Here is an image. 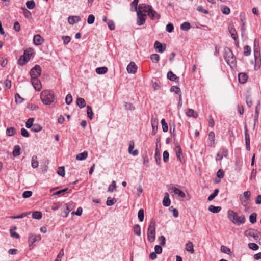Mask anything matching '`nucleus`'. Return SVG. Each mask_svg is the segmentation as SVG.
<instances>
[{
  "instance_id": "nucleus-1",
  "label": "nucleus",
  "mask_w": 261,
  "mask_h": 261,
  "mask_svg": "<svg viewBox=\"0 0 261 261\" xmlns=\"http://www.w3.org/2000/svg\"><path fill=\"white\" fill-rule=\"evenodd\" d=\"M40 98L42 102L46 105H51L55 100L54 93L48 90H44L42 91Z\"/></svg>"
},
{
  "instance_id": "nucleus-2",
  "label": "nucleus",
  "mask_w": 261,
  "mask_h": 261,
  "mask_svg": "<svg viewBox=\"0 0 261 261\" xmlns=\"http://www.w3.org/2000/svg\"><path fill=\"white\" fill-rule=\"evenodd\" d=\"M228 217L231 221L238 225L244 224L245 222V218L243 215L239 216L232 210H230L228 211Z\"/></svg>"
},
{
  "instance_id": "nucleus-3",
  "label": "nucleus",
  "mask_w": 261,
  "mask_h": 261,
  "mask_svg": "<svg viewBox=\"0 0 261 261\" xmlns=\"http://www.w3.org/2000/svg\"><path fill=\"white\" fill-rule=\"evenodd\" d=\"M224 58L227 64L231 67L236 64V61L232 51L229 48H226L224 51Z\"/></svg>"
},
{
  "instance_id": "nucleus-4",
  "label": "nucleus",
  "mask_w": 261,
  "mask_h": 261,
  "mask_svg": "<svg viewBox=\"0 0 261 261\" xmlns=\"http://www.w3.org/2000/svg\"><path fill=\"white\" fill-rule=\"evenodd\" d=\"M147 239L149 242H153L155 239V222L151 220L147 229Z\"/></svg>"
},
{
  "instance_id": "nucleus-5",
  "label": "nucleus",
  "mask_w": 261,
  "mask_h": 261,
  "mask_svg": "<svg viewBox=\"0 0 261 261\" xmlns=\"http://www.w3.org/2000/svg\"><path fill=\"white\" fill-rule=\"evenodd\" d=\"M251 192L249 191L244 192L240 195L239 199L242 205L245 208H248L250 201Z\"/></svg>"
},
{
  "instance_id": "nucleus-6",
  "label": "nucleus",
  "mask_w": 261,
  "mask_h": 261,
  "mask_svg": "<svg viewBox=\"0 0 261 261\" xmlns=\"http://www.w3.org/2000/svg\"><path fill=\"white\" fill-rule=\"evenodd\" d=\"M244 234L251 241H255L257 240L259 238L260 233L256 230L248 229L245 231Z\"/></svg>"
},
{
  "instance_id": "nucleus-7",
  "label": "nucleus",
  "mask_w": 261,
  "mask_h": 261,
  "mask_svg": "<svg viewBox=\"0 0 261 261\" xmlns=\"http://www.w3.org/2000/svg\"><path fill=\"white\" fill-rule=\"evenodd\" d=\"M41 239V236L39 234L36 235L33 234H30L29 236L28 242L29 247L30 249H31L33 247V244L36 242H39Z\"/></svg>"
},
{
  "instance_id": "nucleus-8",
  "label": "nucleus",
  "mask_w": 261,
  "mask_h": 261,
  "mask_svg": "<svg viewBox=\"0 0 261 261\" xmlns=\"http://www.w3.org/2000/svg\"><path fill=\"white\" fill-rule=\"evenodd\" d=\"M41 73V68L39 65H36L30 71L31 79L38 78Z\"/></svg>"
},
{
  "instance_id": "nucleus-9",
  "label": "nucleus",
  "mask_w": 261,
  "mask_h": 261,
  "mask_svg": "<svg viewBox=\"0 0 261 261\" xmlns=\"http://www.w3.org/2000/svg\"><path fill=\"white\" fill-rule=\"evenodd\" d=\"M64 206L65 208L63 211L64 214L62 215V216L64 218H66L68 216V213L74 208V204L73 202L71 201L66 203Z\"/></svg>"
},
{
  "instance_id": "nucleus-10",
  "label": "nucleus",
  "mask_w": 261,
  "mask_h": 261,
  "mask_svg": "<svg viewBox=\"0 0 261 261\" xmlns=\"http://www.w3.org/2000/svg\"><path fill=\"white\" fill-rule=\"evenodd\" d=\"M137 15V24L138 25H143L146 21V14L140 11H136Z\"/></svg>"
},
{
  "instance_id": "nucleus-11",
  "label": "nucleus",
  "mask_w": 261,
  "mask_h": 261,
  "mask_svg": "<svg viewBox=\"0 0 261 261\" xmlns=\"http://www.w3.org/2000/svg\"><path fill=\"white\" fill-rule=\"evenodd\" d=\"M151 9L152 7L150 5L141 4L139 6V8L136 11H140V12L146 14L147 12L148 13Z\"/></svg>"
},
{
  "instance_id": "nucleus-12",
  "label": "nucleus",
  "mask_w": 261,
  "mask_h": 261,
  "mask_svg": "<svg viewBox=\"0 0 261 261\" xmlns=\"http://www.w3.org/2000/svg\"><path fill=\"white\" fill-rule=\"evenodd\" d=\"M32 84L34 88V89L39 91L41 90L42 88V85L40 81L38 79V78H33L31 79Z\"/></svg>"
},
{
  "instance_id": "nucleus-13",
  "label": "nucleus",
  "mask_w": 261,
  "mask_h": 261,
  "mask_svg": "<svg viewBox=\"0 0 261 261\" xmlns=\"http://www.w3.org/2000/svg\"><path fill=\"white\" fill-rule=\"evenodd\" d=\"M137 66L134 62H130L127 67V71L129 73L134 74L137 70Z\"/></svg>"
},
{
  "instance_id": "nucleus-14",
  "label": "nucleus",
  "mask_w": 261,
  "mask_h": 261,
  "mask_svg": "<svg viewBox=\"0 0 261 261\" xmlns=\"http://www.w3.org/2000/svg\"><path fill=\"white\" fill-rule=\"evenodd\" d=\"M154 48L157 50L159 53H163L166 49V45H162L160 42L156 41L154 45Z\"/></svg>"
},
{
  "instance_id": "nucleus-15",
  "label": "nucleus",
  "mask_w": 261,
  "mask_h": 261,
  "mask_svg": "<svg viewBox=\"0 0 261 261\" xmlns=\"http://www.w3.org/2000/svg\"><path fill=\"white\" fill-rule=\"evenodd\" d=\"M171 190L174 194L177 195L179 197L184 198L185 197V194L177 188L173 186L171 187Z\"/></svg>"
},
{
  "instance_id": "nucleus-16",
  "label": "nucleus",
  "mask_w": 261,
  "mask_h": 261,
  "mask_svg": "<svg viewBox=\"0 0 261 261\" xmlns=\"http://www.w3.org/2000/svg\"><path fill=\"white\" fill-rule=\"evenodd\" d=\"M68 21L69 24L73 25L81 21V18L78 16H71L68 17Z\"/></svg>"
},
{
  "instance_id": "nucleus-17",
  "label": "nucleus",
  "mask_w": 261,
  "mask_h": 261,
  "mask_svg": "<svg viewBox=\"0 0 261 261\" xmlns=\"http://www.w3.org/2000/svg\"><path fill=\"white\" fill-rule=\"evenodd\" d=\"M33 42L35 45H39L43 43V39L40 35L37 34L33 37Z\"/></svg>"
},
{
  "instance_id": "nucleus-18",
  "label": "nucleus",
  "mask_w": 261,
  "mask_h": 261,
  "mask_svg": "<svg viewBox=\"0 0 261 261\" xmlns=\"http://www.w3.org/2000/svg\"><path fill=\"white\" fill-rule=\"evenodd\" d=\"M228 29H229V33H230L232 38L235 41H236L238 38V35H237V31H236V29L232 25H230L228 28Z\"/></svg>"
},
{
  "instance_id": "nucleus-19",
  "label": "nucleus",
  "mask_w": 261,
  "mask_h": 261,
  "mask_svg": "<svg viewBox=\"0 0 261 261\" xmlns=\"http://www.w3.org/2000/svg\"><path fill=\"white\" fill-rule=\"evenodd\" d=\"M170 203L171 201L169 198V195L168 193H166L163 200V204L164 206L167 207L170 205Z\"/></svg>"
},
{
  "instance_id": "nucleus-20",
  "label": "nucleus",
  "mask_w": 261,
  "mask_h": 261,
  "mask_svg": "<svg viewBox=\"0 0 261 261\" xmlns=\"http://www.w3.org/2000/svg\"><path fill=\"white\" fill-rule=\"evenodd\" d=\"M245 143L246 146V149L248 150H250V138L249 135L247 132V129L245 127Z\"/></svg>"
},
{
  "instance_id": "nucleus-21",
  "label": "nucleus",
  "mask_w": 261,
  "mask_h": 261,
  "mask_svg": "<svg viewBox=\"0 0 261 261\" xmlns=\"http://www.w3.org/2000/svg\"><path fill=\"white\" fill-rule=\"evenodd\" d=\"M248 76L246 73H240L238 75V79L241 83L244 84L247 80Z\"/></svg>"
},
{
  "instance_id": "nucleus-22",
  "label": "nucleus",
  "mask_w": 261,
  "mask_h": 261,
  "mask_svg": "<svg viewBox=\"0 0 261 261\" xmlns=\"http://www.w3.org/2000/svg\"><path fill=\"white\" fill-rule=\"evenodd\" d=\"M151 125L152 127V135H155L158 128V121L155 119H151Z\"/></svg>"
},
{
  "instance_id": "nucleus-23",
  "label": "nucleus",
  "mask_w": 261,
  "mask_h": 261,
  "mask_svg": "<svg viewBox=\"0 0 261 261\" xmlns=\"http://www.w3.org/2000/svg\"><path fill=\"white\" fill-rule=\"evenodd\" d=\"M186 250L187 251L193 253L194 250L193 248V244L192 242L188 241L186 245Z\"/></svg>"
},
{
  "instance_id": "nucleus-24",
  "label": "nucleus",
  "mask_w": 261,
  "mask_h": 261,
  "mask_svg": "<svg viewBox=\"0 0 261 261\" xmlns=\"http://www.w3.org/2000/svg\"><path fill=\"white\" fill-rule=\"evenodd\" d=\"M134 142L133 141H130L128 147V152L130 154H132L134 155H137L138 154V151L137 150H135L132 152V150L134 148Z\"/></svg>"
},
{
  "instance_id": "nucleus-25",
  "label": "nucleus",
  "mask_w": 261,
  "mask_h": 261,
  "mask_svg": "<svg viewBox=\"0 0 261 261\" xmlns=\"http://www.w3.org/2000/svg\"><path fill=\"white\" fill-rule=\"evenodd\" d=\"M178 160L181 161V156L182 155V150L179 146H176L175 148Z\"/></svg>"
},
{
  "instance_id": "nucleus-26",
  "label": "nucleus",
  "mask_w": 261,
  "mask_h": 261,
  "mask_svg": "<svg viewBox=\"0 0 261 261\" xmlns=\"http://www.w3.org/2000/svg\"><path fill=\"white\" fill-rule=\"evenodd\" d=\"M148 15L152 19H159L160 17L159 15L152 8L150 11H149Z\"/></svg>"
},
{
  "instance_id": "nucleus-27",
  "label": "nucleus",
  "mask_w": 261,
  "mask_h": 261,
  "mask_svg": "<svg viewBox=\"0 0 261 261\" xmlns=\"http://www.w3.org/2000/svg\"><path fill=\"white\" fill-rule=\"evenodd\" d=\"M186 113L188 117H193L194 118H197L198 117L197 113L191 109H189Z\"/></svg>"
},
{
  "instance_id": "nucleus-28",
  "label": "nucleus",
  "mask_w": 261,
  "mask_h": 261,
  "mask_svg": "<svg viewBox=\"0 0 261 261\" xmlns=\"http://www.w3.org/2000/svg\"><path fill=\"white\" fill-rule=\"evenodd\" d=\"M33 54V49L31 48H29L24 51L23 56L29 61Z\"/></svg>"
},
{
  "instance_id": "nucleus-29",
  "label": "nucleus",
  "mask_w": 261,
  "mask_h": 261,
  "mask_svg": "<svg viewBox=\"0 0 261 261\" xmlns=\"http://www.w3.org/2000/svg\"><path fill=\"white\" fill-rule=\"evenodd\" d=\"M76 104L81 109L86 106V103L84 98H78L76 100Z\"/></svg>"
},
{
  "instance_id": "nucleus-30",
  "label": "nucleus",
  "mask_w": 261,
  "mask_h": 261,
  "mask_svg": "<svg viewBox=\"0 0 261 261\" xmlns=\"http://www.w3.org/2000/svg\"><path fill=\"white\" fill-rule=\"evenodd\" d=\"M208 210L213 213H217L221 210V207L220 206H215L213 205H211L209 206Z\"/></svg>"
},
{
  "instance_id": "nucleus-31",
  "label": "nucleus",
  "mask_w": 261,
  "mask_h": 261,
  "mask_svg": "<svg viewBox=\"0 0 261 261\" xmlns=\"http://www.w3.org/2000/svg\"><path fill=\"white\" fill-rule=\"evenodd\" d=\"M117 186L116 181L113 180L111 184L109 185V188L108 189V192H113L116 191Z\"/></svg>"
},
{
  "instance_id": "nucleus-32",
  "label": "nucleus",
  "mask_w": 261,
  "mask_h": 261,
  "mask_svg": "<svg viewBox=\"0 0 261 261\" xmlns=\"http://www.w3.org/2000/svg\"><path fill=\"white\" fill-rule=\"evenodd\" d=\"M87 156L88 152L87 151H84L82 153L78 154L76 156V159L77 160L82 161L86 159L87 158Z\"/></svg>"
},
{
  "instance_id": "nucleus-33",
  "label": "nucleus",
  "mask_w": 261,
  "mask_h": 261,
  "mask_svg": "<svg viewBox=\"0 0 261 261\" xmlns=\"http://www.w3.org/2000/svg\"><path fill=\"white\" fill-rule=\"evenodd\" d=\"M108 71V68L106 67H98L96 69V72L98 74L106 73Z\"/></svg>"
},
{
  "instance_id": "nucleus-34",
  "label": "nucleus",
  "mask_w": 261,
  "mask_h": 261,
  "mask_svg": "<svg viewBox=\"0 0 261 261\" xmlns=\"http://www.w3.org/2000/svg\"><path fill=\"white\" fill-rule=\"evenodd\" d=\"M167 78L172 81H176V79H178V77L174 74L172 71H170L167 73Z\"/></svg>"
},
{
  "instance_id": "nucleus-35",
  "label": "nucleus",
  "mask_w": 261,
  "mask_h": 261,
  "mask_svg": "<svg viewBox=\"0 0 261 261\" xmlns=\"http://www.w3.org/2000/svg\"><path fill=\"white\" fill-rule=\"evenodd\" d=\"M16 133V129L14 127L8 128L6 129V134L8 136H12Z\"/></svg>"
},
{
  "instance_id": "nucleus-36",
  "label": "nucleus",
  "mask_w": 261,
  "mask_h": 261,
  "mask_svg": "<svg viewBox=\"0 0 261 261\" xmlns=\"http://www.w3.org/2000/svg\"><path fill=\"white\" fill-rule=\"evenodd\" d=\"M42 127L38 123H35L31 128V130L34 132H38L41 130Z\"/></svg>"
},
{
  "instance_id": "nucleus-37",
  "label": "nucleus",
  "mask_w": 261,
  "mask_h": 261,
  "mask_svg": "<svg viewBox=\"0 0 261 261\" xmlns=\"http://www.w3.org/2000/svg\"><path fill=\"white\" fill-rule=\"evenodd\" d=\"M134 232L135 234L140 236L141 235V228L138 224L135 225L133 228Z\"/></svg>"
},
{
  "instance_id": "nucleus-38",
  "label": "nucleus",
  "mask_w": 261,
  "mask_h": 261,
  "mask_svg": "<svg viewBox=\"0 0 261 261\" xmlns=\"http://www.w3.org/2000/svg\"><path fill=\"white\" fill-rule=\"evenodd\" d=\"M215 135L214 132L211 131L208 134V139L211 141V145L214 144Z\"/></svg>"
},
{
  "instance_id": "nucleus-39",
  "label": "nucleus",
  "mask_w": 261,
  "mask_h": 261,
  "mask_svg": "<svg viewBox=\"0 0 261 261\" xmlns=\"http://www.w3.org/2000/svg\"><path fill=\"white\" fill-rule=\"evenodd\" d=\"M28 61V59L23 55L21 56L18 61V64L20 65H24Z\"/></svg>"
},
{
  "instance_id": "nucleus-40",
  "label": "nucleus",
  "mask_w": 261,
  "mask_h": 261,
  "mask_svg": "<svg viewBox=\"0 0 261 261\" xmlns=\"http://www.w3.org/2000/svg\"><path fill=\"white\" fill-rule=\"evenodd\" d=\"M42 213L39 211H35L32 214L33 219L39 220L42 218Z\"/></svg>"
},
{
  "instance_id": "nucleus-41",
  "label": "nucleus",
  "mask_w": 261,
  "mask_h": 261,
  "mask_svg": "<svg viewBox=\"0 0 261 261\" xmlns=\"http://www.w3.org/2000/svg\"><path fill=\"white\" fill-rule=\"evenodd\" d=\"M20 147L19 145H16L14 146V148L13 151V155L14 156H17L20 154Z\"/></svg>"
},
{
  "instance_id": "nucleus-42",
  "label": "nucleus",
  "mask_w": 261,
  "mask_h": 261,
  "mask_svg": "<svg viewBox=\"0 0 261 261\" xmlns=\"http://www.w3.org/2000/svg\"><path fill=\"white\" fill-rule=\"evenodd\" d=\"M160 56L157 54H153L150 56V59L154 63H158L160 60Z\"/></svg>"
},
{
  "instance_id": "nucleus-43",
  "label": "nucleus",
  "mask_w": 261,
  "mask_h": 261,
  "mask_svg": "<svg viewBox=\"0 0 261 261\" xmlns=\"http://www.w3.org/2000/svg\"><path fill=\"white\" fill-rule=\"evenodd\" d=\"M191 28L190 23L188 22H184L180 26V29L184 31H188Z\"/></svg>"
},
{
  "instance_id": "nucleus-44",
  "label": "nucleus",
  "mask_w": 261,
  "mask_h": 261,
  "mask_svg": "<svg viewBox=\"0 0 261 261\" xmlns=\"http://www.w3.org/2000/svg\"><path fill=\"white\" fill-rule=\"evenodd\" d=\"M34 119L33 118H30L28 119L26 122V127L28 128H31L34 125Z\"/></svg>"
},
{
  "instance_id": "nucleus-45",
  "label": "nucleus",
  "mask_w": 261,
  "mask_h": 261,
  "mask_svg": "<svg viewBox=\"0 0 261 261\" xmlns=\"http://www.w3.org/2000/svg\"><path fill=\"white\" fill-rule=\"evenodd\" d=\"M87 114L89 118L91 120L92 119L93 113L91 107L89 106H87Z\"/></svg>"
},
{
  "instance_id": "nucleus-46",
  "label": "nucleus",
  "mask_w": 261,
  "mask_h": 261,
  "mask_svg": "<svg viewBox=\"0 0 261 261\" xmlns=\"http://www.w3.org/2000/svg\"><path fill=\"white\" fill-rule=\"evenodd\" d=\"M39 163L37 160V156H33L32 158V166L33 168H35L38 166Z\"/></svg>"
},
{
  "instance_id": "nucleus-47",
  "label": "nucleus",
  "mask_w": 261,
  "mask_h": 261,
  "mask_svg": "<svg viewBox=\"0 0 261 261\" xmlns=\"http://www.w3.org/2000/svg\"><path fill=\"white\" fill-rule=\"evenodd\" d=\"M219 189H216L215 190H214V192L213 194H211L208 197V201H211L213 199H214L215 198V197H216L219 193Z\"/></svg>"
},
{
  "instance_id": "nucleus-48",
  "label": "nucleus",
  "mask_w": 261,
  "mask_h": 261,
  "mask_svg": "<svg viewBox=\"0 0 261 261\" xmlns=\"http://www.w3.org/2000/svg\"><path fill=\"white\" fill-rule=\"evenodd\" d=\"M26 6L29 9H32L34 8L35 6V2L33 0L27 1L26 3Z\"/></svg>"
},
{
  "instance_id": "nucleus-49",
  "label": "nucleus",
  "mask_w": 261,
  "mask_h": 261,
  "mask_svg": "<svg viewBox=\"0 0 261 261\" xmlns=\"http://www.w3.org/2000/svg\"><path fill=\"white\" fill-rule=\"evenodd\" d=\"M30 214V212L23 213L21 214L20 215L17 216H11V217H10V218L12 219H21L23 217L28 216Z\"/></svg>"
},
{
  "instance_id": "nucleus-50",
  "label": "nucleus",
  "mask_w": 261,
  "mask_h": 261,
  "mask_svg": "<svg viewBox=\"0 0 261 261\" xmlns=\"http://www.w3.org/2000/svg\"><path fill=\"white\" fill-rule=\"evenodd\" d=\"M161 124L162 125V129H163V132H167L168 129V124L165 122V120L164 119H162L161 120Z\"/></svg>"
},
{
  "instance_id": "nucleus-51",
  "label": "nucleus",
  "mask_w": 261,
  "mask_h": 261,
  "mask_svg": "<svg viewBox=\"0 0 261 261\" xmlns=\"http://www.w3.org/2000/svg\"><path fill=\"white\" fill-rule=\"evenodd\" d=\"M144 210L140 209L138 211V216L140 222H142L144 220Z\"/></svg>"
},
{
  "instance_id": "nucleus-52",
  "label": "nucleus",
  "mask_w": 261,
  "mask_h": 261,
  "mask_svg": "<svg viewBox=\"0 0 261 261\" xmlns=\"http://www.w3.org/2000/svg\"><path fill=\"white\" fill-rule=\"evenodd\" d=\"M221 251L225 253L229 254L231 253L230 249L227 247L222 245L221 246Z\"/></svg>"
},
{
  "instance_id": "nucleus-53",
  "label": "nucleus",
  "mask_w": 261,
  "mask_h": 261,
  "mask_svg": "<svg viewBox=\"0 0 261 261\" xmlns=\"http://www.w3.org/2000/svg\"><path fill=\"white\" fill-rule=\"evenodd\" d=\"M116 202V199L115 198L111 199L110 197H108L106 202V204L108 206H111L115 204Z\"/></svg>"
},
{
  "instance_id": "nucleus-54",
  "label": "nucleus",
  "mask_w": 261,
  "mask_h": 261,
  "mask_svg": "<svg viewBox=\"0 0 261 261\" xmlns=\"http://www.w3.org/2000/svg\"><path fill=\"white\" fill-rule=\"evenodd\" d=\"M170 91L171 92H174L176 94H179L181 93V91L180 88L177 86H173L171 88Z\"/></svg>"
},
{
  "instance_id": "nucleus-55",
  "label": "nucleus",
  "mask_w": 261,
  "mask_h": 261,
  "mask_svg": "<svg viewBox=\"0 0 261 261\" xmlns=\"http://www.w3.org/2000/svg\"><path fill=\"white\" fill-rule=\"evenodd\" d=\"M256 214L253 213L249 217V221L250 222L254 224L256 221Z\"/></svg>"
},
{
  "instance_id": "nucleus-56",
  "label": "nucleus",
  "mask_w": 261,
  "mask_h": 261,
  "mask_svg": "<svg viewBox=\"0 0 261 261\" xmlns=\"http://www.w3.org/2000/svg\"><path fill=\"white\" fill-rule=\"evenodd\" d=\"M251 48L248 46L246 45L244 47V54L245 56H248L250 54Z\"/></svg>"
},
{
  "instance_id": "nucleus-57",
  "label": "nucleus",
  "mask_w": 261,
  "mask_h": 261,
  "mask_svg": "<svg viewBox=\"0 0 261 261\" xmlns=\"http://www.w3.org/2000/svg\"><path fill=\"white\" fill-rule=\"evenodd\" d=\"M58 174L61 176L62 177H64L65 176V169L64 167H60L58 168Z\"/></svg>"
},
{
  "instance_id": "nucleus-58",
  "label": "nucleus",
  "mask_w": 261,
  "mask_h": 261,
  "mask_svg": "<svg viewBox=\"0 0 261 261\" xmlns=\"http://www.w3.org/2000/svg\"><path fill=\"white\" fill-rule=\"evenodd\" d=\"M248 247L250 249L253 250H257L259 247L258 246L254 243H250L248 244Z\"/></svg>"
},
{
  "instance_id": "nucleus-59",
  "label": "nucleus",
  "mask_w": 261,
  "mask_h": 261,
  "mask_svg": "<svg viewBox=\"0 0 261 261\" xmlns=\"http://www.w3.org/2000/svg\"><path fill=\"white\" fill-rule=\"evenodd\" d=\"M222 12L226 15H228L230 13V9L227 6H223L221 8Z\"/></svg>"
},
{
  "instance_id": "nucleus-60",
  "label": "nucleus",
  "mask_w": 261,
  "mask_h": 261,
  "mask_svg": "<svg viewBox=\"0 0 261 261\" xmlns=\"http://www.w3.org/2000/svg\"><path fill=\"white\" fill-rule=\"evenodd\" d=\"M15 229H16V227H14L13 229L12 228H11L10 229L11 236L13 238L18 239L19 238L20 236L18 233H17L16 232L14 231V230H15Z\"/></svg>"
},
{
  "instance_id": "nucleus-61",
  "label": "nucleus",
  "mask_w": 261,
  "mask_h": 261,
  "mask_svg": "<svg viewBox=\"0 0 261 261\" xmlns=\"http://www.w3.org/2000/svg\"><path fill=\"white\" fill-rule=\"evenodd\" d=\"M138 2H139V0H134L132 3H131V10L132 11H133V8L134 7V10L135 11H137V10L138 9H137V5H138Z\"/></svg>"
},
{
  "instance_id": "nucleus-62",
  "label": "nucleus",
  "mask_w": 261,
  "mask_h": 261,
  "mask_svg": "<svg viewBox=\"0 0 261 261\" xmlns=\"http://www.w3.org/2000/svg\"><path fill=\"white\" fill-rule=\"evenodd\" d=\"M94 20H95L94 16L92 14L89 15L88 17L87 22L89 24H92V23H94Z\"/></svg>"
},
{
  "instance_id": "nucleus-63",
  "label": "nucleus",
  "mask_w": 261,
  "mask_h": 261,
  "mask_svg": "<svg viewBox=\"0 0 261 261\" xmlns=\"http://www.w3.org/2000/svg\"><path fill=\"white\" fill-rule=\"evenodd\" d=\"M65 101L67 105H70L72 101V97L70 94H67L66 97Z\"/></svg>"
},
{
  "instance_id": "nucleus-64",
  "label": "nucleus",
  "mask_w": 261,
  "mask_h": 261,
  "mask_svg": "<svg viewBox=\"0 0 261 261\" xmlns=\"http://www.w3.org/2000/svg\"><path fill=\"white\" fill-rule=\"evenodd\" d=\"M32 195V192L30 191H25L22 194V197L24 198L30 197Z\"/></svg>"
}]
</instances>
